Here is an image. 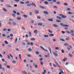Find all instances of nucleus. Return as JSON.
<instances>
[{
    "label": "nucleus",
    "mask_w": 74,
    "mask_h": 74,
    "mask_svg": "<svg viewBox=\"0 0 74 74\" xmlns=\"http://www.w3.org/2000/svg\"><path fill=\"white\" fill-rule=\"evenodd\" d=\"M71 33H74V31L73 30L71 31Z\"/></svg>",
    "instance_id": "nucleus-53"
},
{
    "label": "nucleus",
    "mask_w": 74,
    "mask_h": 74,
    "mask_svg": "<svg viewBox=\"0 0 74 74\" xmlns=\"http://www.w3.org/2000/svg\"><path fill=\"white\" fill-rule=\"evenodd\" d=\"M37 18L38 19H41V17L40 16H37Z\"/></svg>",
    "instance_id": "nucleus-61"
},
{
    "label": "nucleus",
    "mask_w": 74,
    "mask_h": 74,
    "mask_svg": "<svg viewBox=\"0 0 74 74\" xmlns=\"http://www.w3.org/2000/svg\"><path fill=\"white\" fill-rule=\"evenodd\" d=\"M35 13L36 14H38L39 13V11L37 10H35Z\"/></svg>",
    "instance_id": "nucleus-4"
},
{
    "label": "nucleus",
    "mask_w": 74,
    "mask_h": 74,
    "mask_svg": "<svg viewBox=\"0 0 74 74\" xmlns=\"http://www.w3.org/2000/svg\"><path fill=\"white\" fill-rule=\"evenodd\" d=\"M44 37H49V35H44Z\"/></svg>",
    "instance_id": "nucleus-25"
},
{
    "label": "nucleus",
    "mask_w": 74,
    "mask_h": 74,
    "mask_svg": "<svg viewBox=\"0 0 74 74\" xmlns=\"http://www.w3.org/2000/svg\"><path fill=\"white\" fill-rule=\"evenodd\" d=\"M60 40H61V41H65L62 38L60 39Z\"/></svg>",
    "instance_id": "nucleus-43"
},
{
    "label": "nucleus",
    "mask_w": 74,
    "mask_h": 74,
    "mask_svg": "<svg viewBox=\"0 0 74 74\" xmlns=\"http://www.w3.org/2000/svg\"><path fill=\"white\" fill-rule=\"evenodd\" d=\"M35 67L36 69H37V68H38V66H37V65H35Z\"/></svg>",
    "instance_id": "nucleus-58"
},
{
    "label": "nucleus",
    "mask_w": 74,
    "mask_h": 74,
    "mask_svg": "<svg viewBox=\"0 0 74 74\" xmlns=\"http://www.w3.org/2000/svg\"><path fill=\"white\" fill-rule=\"evenodd\" d=\"M69 55L70 56V57H73V55H71L70 53H69Z\"/></svg>",
    "instance_id": "nucleus-35"
},
{
    "label": "nucleus",
    "mask_w": 74,
    "mask_h": 74,
    "mask_svg": "<svg viewBox=\"0 0 74 74\" xmlns=\"http://www.w3.org/2000/svg\"><path fill=\"white\" fill-rule=\"evenodd\" d=\"M12 24L13 26H16V23L15 22H13Z\"/></svg>",
    "instance_id": "nucleus-5"
},
{
    "label": "nucleus",
    "mask_w": 74,
    "mask_h": 74,
    "mask_svg": "<svg viewBox=\"0 0 74 74\" xmlns=\"http://www.w3.org/2000/svg\"><path fill=\"white\" fill-rule=\"evenodd\" d=\"M7 57H8V59H10V56L9 55H7Z\"/></svg>",
    "instance_id": "nucleus-30"
},
{
    "label": "nucleus",
    "mask_w": 74,
    "mask_h": 74,
    "mask_svg": "<svg viewBox=\"0 0 74 74\" xmlns=\"http://www.w3.org/2000/svg\"><path fill=\"white\" fill-rule=\"evenodd\" d=\"M7 29H6V28H4V29H3V30L4 32H5V31H7Z\"/></svg>",
    "instance_id": "nucleus-55"
},
{
    "label": "nucleus",
    "mask_w": 74,
    "mask_h": 74,
    "mask_svg": "<svg viewBox=\"0 0 74 74\" xmlns=\"http://www.w3.org/2000/svg\"><path fill=\"white\" fill-rule=\"evenodd\" d=\"M30 40L31 41H35L36 39L34 38H31L30 39Z\"/></svg>",
    "instance_id": "nucleus-21"
},
{
    "label": "nucleus",
    "mask_w": 74,
    "mask_h": 74,
    "mask_svg": "<svg viewBox=\"0 0 74 74\" xmlns=\"http://www.w3.org/2000/svg\"><path fill=\"white\" fill-rule=\"evenodd\" d=\"M3 11H5V12L7 11V10L4 8H3Z\"/></svg>",
    "instance_id": "nucleus-46"
},
{
    "label": "nucleus",
    "mask_w": 74,
    "mask_h": 74,
    "mask_svg": "<svg viewBox=\"0 0 74 74\" xmlns=\"http://www.w3.org/2000/svg\"><path fill=\"white\" fill-rule=\"evenodd\" d=\"M0 69H3V71H5V68H3L2 66H1V64H0Z\"/></svg>",
    "instance_id": "nucleus-3"
},
{
    "label": "nucleus",
    "mask_w": 74,
    "mask_h": 74,
    "mask_svg": "<svg viewBox=\"0 0 74 74\" xmlns=\"http://www.w3.org/2000/svg\"><path fill=\"white\" fill-rule=\"evenodd\" d=\"M5 62L6 63H4V65L5 66H7V62Z\"/></svg>",
    "instance_id": "nucleus-38"
},
{
    "label": "nucleus",
    "mask_w": 74,
    "mask_h": 74,
    "mask_svg": "<svg viewBox=\"0 0 74 74\" xmlns=\"http://www.w3.org/2000/svg\"><path fill=\"white\" fill-rule=\"evenodd\" d=\"M48 20L49 21H50V22H53V20L51 19H48Z\"/></svg>",
    "instance_id": "nucleus-29"
},
{
    "label": "nucleus",
    "mask_w": 74,
    "mask_h": 74,
    "mask_svg": "<svg viewBox=\"0 0 74 74\" xmlns=\"http://www.w3.org/2000/svg\"><path fill=\"white\" fill-rule=\"evenodd\" d=\"M60 70H61L62 71H60V72L59 74H62V73L63 74H64V73L63 72V70H62V69Z\"/></svg>",
    "instance_id": "nucleus-7"
},
{
    "label": "nucleus",
    "mask_w": 74,
    "mask_h": 74,
    "mask_svg": "<svg viewBox=\"0 0 74 74\" xmlns=\"http://www.w3.org/2000/svg\"><path fill=\"white\" fill-rule=\"evenodd\" d=\"M21 18L20 17H18L17 18V20H18L19 21H20V20H21Z\"/></svg>",
    "instance_id": "nucleus-12"
},
{
    "label": "nucleus",
    "mask_w": 74,
    "mask_h": 74,
    "mask_svg": "<svg viewBox=\"0 0 74 74\" xmlns=\"http://www.w3.org/2000/svg\"><path fill=\"white\" fill-rule=\"evenodd\" d=\"M40 64L42 65V66H43V64H44V63L41 61H40Z\"/></svg>",
    "instance_id": "nucleus-39"
},
{
    "label": "nucleus",
    "mask_w": 74,
    "mask_h": 74,
    "mask_svg": "<svg viewBox=\"0 0 74 74\" xmlns=\"http://www.w3.org/2000/svg\"><path fill=\"white\" fill-rule=\"evenodd\" d=\"M36 53L37 55H38V54H39V52H38V51H36Z\"/></svg>",
    "instance_id": "nucleus-50"
},
{
    "label": "nucleus",
    "mask_w": 74,
    "mask_h": 74,
    "mask_svg": "<svg viewBox=\"0 0 74 74\" xmlns=\"http://www.w3.org/2000/svg\"><path fill=\"white\" fill-rule=\"evenodd\" d=\"M32 6H34V7H36V4H35V3H34L32 2Z\"/></svg>",
    "instance_id": "nucleus-16"
},
{
    "label": "nucleus",
    "mask_w": 74,
    "mask_h": 74,
    "mask_svg": "<svg viewBox=\"0 0 74 74\" xmlns=\"http://www.w3.org/2000/svg\"><path fill=\"white\" fill-rule=\"evenodd\" d=\"M23 16L24 18H27V16L25 14H24L23 15Z\"/></svg>",
    "instance_id": "nucleus-28"
},
{
    "label": "nucleus",
    "mask_w": 74,
    "mask_h": 74,
    "mask_svg": "<svg viewBox=\"0 0 74 74\" xmlns=\"http://www.w3.org/2000/svg\"><path fill=\"white\" fill-rule=\"evenodd\" d=\"M28 50L30 52H31L32 51V49L29 48L28 49Z\"/></svg>",
    "instance_id": "nucleus-36"
},
{
    "label": "nucleus",
    "mask_w": 74,
    "mask_h": 74,
    "mask_svg": "<svg viewBox=\"0 0 74 74\" xmlns=\"http://www.w3.org/2000/svg\"><path fill=\"white\" fill-rule=\"evenodd\" d=\"M31 5H32V4L31 3H30L27 5V6H31Z\"/></svg>",
    "instance_id": "nucleus-41"
},
{
    "label": "nucleus",
    "mask_w": 74,
    "mask_h": 74,
    "mask_svg": "<svg viewBox=\"0 0 74 74\" xmlns=\"http://www.w3.org/2000/svg\"><path fill=\"white\" fill-rule=\"evenodd\" d=\"M66 16L62 15V18H66Z\"/></svg>",
    "instance_id": "nucleus-17"
},
{
    "label": "nucleus",
    "mask_w": 74,
    "mask_h": 74,
    "mask_svg": "<svg viewBox=\"0 0 74 74\" xmlns=\"http://www.w3.org/2000/svg\"><path fill=\"white\" fill-rule=\"evenodd\" d=\"M2 36L4 37H5L6 36V35L5 34H3Z\"/></svg>",
    "instance_id": "nucleus-64"
},
{
    "label": "nucleus",
    "mask_w": 74,
    "mask_h": 74,
    "mask_svg": "<svg viewBox=\"0 0 74 74\" xmlns=\"http://www.w3.org/2000/svg\"><path fill=\"white\" fill-rule=\"evenodd\" d=\"M62 52L63 53H64V50H62Z\"/></svg>",
    "instance_id": "nucleus-57"
},
{
    "label": "nucleus",
    "mask_w": 74,
    "mask_h": 74,
    "mask_svg": "<svg viewBox=\"0 0 74 74\" xmlns=\"http://www.w3.org/2000/svg\"><path fill=\"white\" fill-rule=\"evenodd\" d=\"M48 31L50 33H53L52 31L50 30V29H49Z\"/></svg>",
    "instance_id": "nucleus-18"
},
{
    "label": "nucleus",
    "mask_w": 74,
    "mask_h": 74,
    "mask_svg": "<svg viewBox=\"0 0 74 74\" xmlns=\"http://www.w3.org/2000/svg\"><path fill=\"white\" fill-rule=\"evenodd\" d=\"M56 18H57V19H60V20H62V18L60 17L56 16Z\"/></svg>",
    "instance_id": "nucleus-8"
},
{
    "label": "nucleus",
    "mask_w": 74,
    "mask_h": 74,
    "mask_svg": "<svg viewBox=\"0 0 74 74\" xmlns=\"http://www.w3.org/2000/svg\"><path fill=\"white\" fill-rule=\"evenodd\" d=\"M53 55L55 56L58 57V54L57 53H56L55 52H54L53 53Z\"/></svg>",
    "instance_id": "nucleus-6"
},
{
    "label": "nucleus",
    "mask_w": 74,
    "mask_h": 74,
    "mask_svg": "<svg viewBox=\"0 0 74 74\" xmlns=\"http://www.w3.org/2000/svg\"><path fill=\"white\" fill-rule=\"evenodd\" d=\"M30 2L29 1H26L25 2V4H29Z\"/></svg>",
    "instance_id": "nucleus-19"
},
{
    "label": "nucleus",
    "mask_w": 74,
    "mask_h": 74,
    "mask_svg": "<svg viewBox=\"0 0 74 74\" xmlns=\"http://www.w3.org/2000/svg\"><path fill=\"white\" fill-rule=\"evenodd\" d=\"M60 24L61 26L63 27H69V25H64L63 23H60Z\"/></svg>",
    "instance_id": "nucleus-1"
},
{
    "label": "nucleus",
    "mask_w": 74,
    "mask_h": 74,
    "mask_svg": "<svg viewBox=\"0 0 74 74\" xmlns=\"http://www.w3.org/2000/svg\"><path fill=\"white\" fill-rule=\"evenodd\" d=\"M29 36L30 37H32V33H31V32H29Z\"/></svg>",
    "instance_id": "nucleus-22"
},
{
    "label": "nucleus",
    "mask_w": 74,
    "mask_h": 74,
    "mask_svg": "<svg viewBox=\"0 0 74 74\" xmlns=\"http://www.w3.org/2000/svg\"><path fill=\"white\" fill-rule=\"evenodd\" d=\"M17 41H18V38H16L15 40V43H16V42H17Z\"/></svg>",
    "instance_id": "nucleus-45"
},
{
    "label": "nucleus",
    "mask_w": 74,
    "mask_h": 74,
    "mask_svg": "<svg viewBox=\"0 0 74 74\" xmlns=\"http://www.w3.org/2000/svg\"><path fill=\"white\" fill-rule=\"evenodd\" d=\"M68 14H73V13L71 12H68Z\"/></svg>",
    "instance_id": "nucleus-26"
},
{
    "label": "nucleus",
    "mask_w": 74,
    "mask_h": 74,
    "mask_svg": "<svg viewBox=\"0 0 74 74\" xmlns=\"http://www.w3.org/2000/svg\"><path fill=\"white\" fill-rule=\"evenodd\" d=\"M45 14H47V15H48V12L47 11H44L43 12Z\"/></svg>",
    "instance_id": "nucleus-14"
},
{
    "label": "nucleus",
    "mask_w": 74,
    "mask_h": 74,
    "mask_svg": "<svg viewBox=\"0 0 74 74\" xmlns=\"http://www.w3.org/2000/svg\"><path fill=\"white\" fill-rule=\"evenodd\" d=\"M64 4L65 5H68V4L66 3H64Z\"/></svg>",
    "instance_id": "nucleus-56"
},
{
    "label": "nucleus",
    "mask_w": 74,
    "mask_h": 74,
    "mask_svg": "<svg viewBox=\"0 0 74 74\" xmlns=\"http://www.w3.org/2000/svg\"><path fill=\"white\" fill-rule=\"evenodd\" d=\"M53 26H54V27H58V26L56 24H53Z\"/></svg>",
    "instance_id": "nucleus-15"
},
{
    "label": "nucleus",
    "mask_w": 74,
    "mask_h": 74,
    "mask_svg": "<svg viewBox=\"0 0 74 74\" xmlns=\"http://www.w3.org/2000/svg\"><path fill=\"white\" fill-rule=\"evenodd\" d=\"M31 23L33 24L34 23V21L33 20H31Z\"/></svg>",
    "instance_id": "nucleus-47"
},
{
    "label": "nucleus",
    "mask_w": 74,
    "mask_h": 74,
    "mask_svg": "<svg viewBox=\"0 0 74 74\" xmlns=\"http://www.w3.org/2000/svg\"><path fill=\"white\" fill-rule=\"evenodd\" d=\"M20 3L21 4H25V2L23 1H21Z\"/></svg>",
    "instance_id": "nucleus-27"
},
{
    "label": "nucleus",
    "mask_w": 74,
    "mask_h": 74,
    "mask_svg": "<svg viewBox=\"0 0 74 74\" xmlns=\"http://www.w3.org/2000/svg\"><path fill=\"white\" fill-rule=\"evenodd\" d=\"M66 33H68V34H70V33H71V32H70L68 31H66Z\"/></svg>",
    "instance_id": "nucleus-44"
},
{
    "label": "nucleus",
    "mask_w": 74,
    "mask_h": 74,
    "mask_svg": "<svg viewBox=\"0 0 74 74\" xmlns=\"http://www.w3.org/2000/svg\"><path fill=\"white\" fill-rule=\"evenodd\" d=\"M44 3L45 4H48V2L47 1H45L44 2Z\"/></svg>",
    "instance_id": "nucleus-32"
},
{
    "label": "nucleus",
    "mask_w": 74,
    "mask_h": 74,
    "mask_svg": "<svg viewBox=\"0 0 74 74\" xmlns=\"http://www.w3.org/2000/svg\"><path fill=\"white\" fill-rule=\"evenodd\" d=\"M60 2H57V4H60Z\"/></svg>",
    "instance_id": "nucleus-59"
},
{
    "label": "nucleus",
    "mask_w": 74,
    "mask_h": 74,
    "mask_svg": "<svg viewBox=\"0 0 74 74\" xmlns=\"http://www.w3.org/2000/svg\"><path fill=\"white\" fill-rule=\"evenodd\" d=\"M56 21L57 22H58V23L61 22V21L58 19L56 20Z\"/></svg>",
    "instance_id": "nucleus-11"
},
{
    "label": "nucleus",
    "mask_w": 74,
    "mask_h": 74,
    "mask_svg": "<svg viewBox=\"0 0 74 74\" xmlns=\"http://www.w3.org/2000/svg\"><path fill=\"white\" fill-rule=\"evenodd\" d=\"M19 57L20 59L21 60H22V59H21V54H19Z\"/></svg>",
    "instance_id": "nucleus-40"
},
{
    "label": "nucleus",
    "mask_w": 74,
    "mask_h": 74,
    "mask_svg": "<svg viewBox=\"0 0 74 74\" xmlns=\"http://www.w3.org/2000/svg\"><path fill=\"white\" fill-rule=\"evenodd\" d=\"M49 36H50V37H53V36H54V34H50L49 35Z\"/></svg>",
    "instance_id": "nucleus-13"
},
{
    "label": "nucleus",
    "mask_w": 74,
    "mask_h": 74,
    "mask_svg": "<svg viewBox=\"0 0 74 74\" xmlns=\"http://www.w3.org/2000/svg\"><path fill=\"white\" fill-rule=\"evenodd\" d=\"M0 57L1 58H3V56L0 53Z\"/></svg>",
    "instance_id": "nucleus-48"
},
{
    "label": "nucleus",
    "mask_w": 74,
    "mask_h": 74,
    "mask_svg": "<svg viewBox=\"0 0 74 74\" xmlns=\"http://www.w3.org/2000/svg\"><path fill=\"white\" fill-rule=\"evenodd\" d=\"M22 73L23 74H27V72L25 71H22Z\"/></svg>",
    "instance_id": "nucleus-10"
},
{
    "label": "nucleus",
    "mask_w": 74,
    "mask_h": 74,
    "mask_svg": "<svg viewBox=\"0 0 74 74\" xmlns=\"http://www.w3.org/2000/svg\"><path fill=\"white\" fill-rule=\"evenodd\" d=\"M14 1L16 2H19V0H14Z\"/></svg>",
    "instance_id": "nucleus-54"
},
{
    "label": "nucleus",
    "mask_w": 74,
    "mask_h": 74,
    "mask_svg": "<svg viewBox=\"0 0 74 74\" xmlns=\"http://www.w3.org/2000/svg\"><path fill=\"white\" fill-rule=\"evenodd\" d=\"M30 44L31 45H33V43L31 42L30 43Z\"/></svg>",
    "instance_id": "nucleus-63"
},
{
    "label": "nucleus",
    "mask_w": 74,
    "mask_h": 74,
    "mask_svg": "<svg viewBox=\"0 0 74 74\" xmlns=\"http://www.w3.org/2000/svg\"><path fill=\"white\" fill-rule=\"evenodd\" d=\"M13 12L14 14H16V12L15 11V10H13Z\"/></svg>",
    "instance_id": "nucleus-49"
},
{
    "label": "nucleus",
    "mask_w": 74,
    "mask_h": 74,
    "mask_svg": "<svg viewBox=\"0 0 74 74\" xmlns=\"http://www.w3.org/2000/svg\"><path fill=\"white\" fill-rule=\"evenodd\" d=\"M40 6V8H42V9H44V8H45L42 6Z\"/></svg>",
    "instance_id": "nucleus-33"
},
{
    "label": "nucleus",
    "mask_w": 74,
    "mask_h": 74,
    "mask_svg": "<svg viewBox=\"0 0 74 74\" xmlns=\"http://www.w3.org/2000/svg\"><path fill=\"white\" fill-rule=\"evenodd\" d=\"M48 48L50 50V52L51 54H52V51H51V48L50 47H48Z\"/></svg>",
    "instance_id": "nucleus-9"
},
{
    "label": "nucleus",
    "mask_w": 74,
    "mask_h": 74,
    "mask_svg": "<svg viewBox=\"0 0 74 74\" xmlns=\"http://www.w3.org/2000/svg\"><path fill=\"white\" fill-rule=\"evenodd\" d=\"M53 42H55L56 41V40L54 39L53 40Z\"/></svg>",
    "instance_id": "nucleus-52"
},
{
    "label": "nucleus",
    "mask_w": 74,
    "mask_h": 74,
    "mask_svg": "<svg viewBox=\"0 0 74 74\" xmlns=\"http://www.w3.org/2000/svg\"><path fill=\"white\" fill-rule=\"evenodd\" d=\"M34 33H36V34L38 33V32H37V30H35L34 31Z\"/></svg>",
    "instance_id": "nucleus-20"
},
{
    "label": "nucleus",
    "mask_w": 74,
    "mask_h": 74,
    "mask_svg": "<svg viewBox=\"0 0 74 74\" xmlns=\"http://www.w3.org/2000/svg\"><path fill=\"white\" fill-rule=\"evenodd\" d=\"M12 62L13 64H16V61L15 60L13 61Z\"/></svg>",
    "instance_id": "nucleus-34"
},
{
    "label": "nucleus",
    "mask_w": 74,
    "mask_h": 74,
    "mask_svg": "<svg viewBox=\"0 0 74 74\" xmlns=\"http://www.w3.org/2000/svg\"><path fill=\"white\" fill-rule=\"evenodd\" d=\"M38 26H41V25H42V23H38Z\"/></svg>",
    "instance_id": "nucleus-23"
},
{
    "label": "nucleus",
    "mask_w": 74,
    "mask_h": 74,
    "mask_svg": "<svg viewBox=\"0 0 74 74\" xmlns=\"http://www.w3.org/2000/svg\"><path fill=\"white\" fill-rule=\"evenodd\" d=\"M27 56H28V57H32L31 55L29 54H27Z\"/></svg>",
    "instance_id": "nucleus-51"
},
{
    "label": "nucleus",
    "mask_w": 74,
    "mask_h": 74,
    "mask_svg": "<svg viewBox=\"0 0 74 74\" xmlns=\"http://www.w3.org/2000/svg\"><path fill=\"white\" fill-rule=\"evenodd\" d=\"M55 63L57 66L59 65V64H58L57 62H55Z\"/></svg>",
    "instance_id": "nucleus-62"
},
{
    "label": "nucleus",
    "mask_w": 74,
    "mask_h": 74,
    "mask_svg": "<svg viewBox=\"0 0 74 74\" xmlns=\"http://www.w3.org/2000/svg\"><path fill=\"white\" fill-rule=\"evenodd\" d=\"M55 49H56V50H58V49H59V47H56L55 48Z\"/></svg>",
    "instance_id": "nucleus-42"
},
{
    "label": "nucleus",
    "mask_w": 74,
    "mask_h": 74,
    "mask_svg": "<svg viewBox=\"0 0 74 74\" xmlns=\"http://www.w3.org/2000/svg\"><path fill=\"white\" fill-rule=\"evenodd\" d=\"M40 48L41 49H43L44 51H46V52H48V50L47 49H45L42 46H40Z\"/></svg>",
    "instance_id": "nucleus-2"
},
{
    "label": "nucleus",
    "mask_w": 74,
    "mask_h": 74,
    "mask_svg": "<svg viewBox=\"0 0 74 74\" xmlns=\"http://www.w3.org/2000/svg\"><path fill=\"white\" fill-rule=\"evenodd\" d=\"M17 15H20V13L19 12H17Z\"/></svg>",
    "instance_id": "nucleus-60"
},
{
    "label": "nucleus",
    "mask_w": 74,
    "mask_h": 74,
    "mask_svg": "<svg viewBox=\"0 0 74 74\" xmlns=\"http://www.w3.org/2000/svg\"><path fill=\"white\" fill-rule=\"evenodd\" d=\"M5 43L6 44H8V42L7 41H5Z\"/></svg>",
    "instance_id": "nucleus-37"
},
{
    "label": "nucleus",
    "mask_w": 74,
    "mask_h": 74,
    "mask_svg": "<svg viewBox=\"0 0 74 74\" xmlns=\"http://www.w3.org/2000/svg\"><path fill=\"white\" fill-rule=\"evenodd\" d=\"M6 6H7V7H9V8H11V6L10 5H7Z\"/></svg>",
    "instance_id": "nucleus-31"
},
{
    "label": "nucleus",
    "mask_w": 74,
    "mask_h": 74,
    "mask_svg": "<svg viewBox=\"0 0 74 74\" xmlns=\"http://www.w3.org/2000/svg\"><path fill=\"white\" fill-rule=\"evenodd\" d=\"M45 56L46 58H49V57H50L49 55H45Z\"/></svg>",
    "instance_id": "nucleus-24"
}]
</instances>
